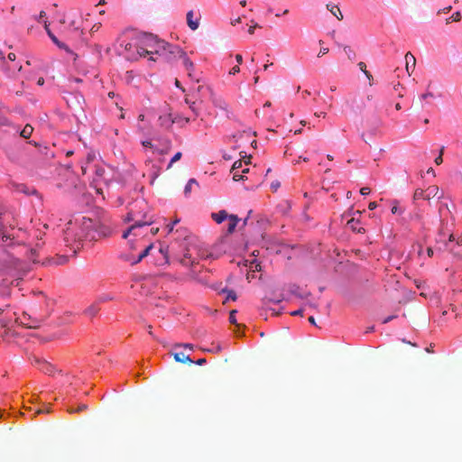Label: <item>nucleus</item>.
<instances>
[{"mask_svg": "<svg viewBox=\"0 0 462 462\" xmlns=\"http://www.w3.org/2000/svg\"><path fill=\"white\" fill-rule=\"evenodd\" d=\"M167 48V54L164 60V62H171L177 58L184 59L187 55L185 51H183L179 46L172 45L169 43Z\"/></svg>", "mask_w": 462, "mask_h": 462, "instance_id": "obj_7", "label": "nucleus"}, {"mask_svg": "<svg viewBox=\"0 0 462 462\" xmlns=\"http://www.w3.org/2000/svg\"><path fill=\"white\" fill-rule=\"evenodd\" d=\"M100 28V23L98 24H94L91 28V32H97L98 31V29Z\"/></svg>", "mask_w": 462, "mask_h": 462, "instance_id": "obj_60", "label": "nucleus"}, {"mask_svg": "<svg viewBox=\"0 0 462 462\" xmlns=\"http://www.w3.org/2000/svg\"><path fill=\"white\" fill-rule=\"evenodd\" d=\"M160 252L164 255V257L166 258L167 257V252H168V247L166 248H161L160 249Z\"/></svg>", "mask_w": 462, "mask_h": 462, "instance_id": "obj_61", "label": "nucleus"}, {"mask_svg": "<svg viewBox=\"0 0 462 462\" xmlns=\"http://www.w3.org/2000/svg\"><path fill=\"white\" fill-rule=\"evenodd\" d=\"M193 15H194V14H193V11H191V10L187 13V23L192 31H195L199 28V21L198 20L194 21Z\"/></svg>", "mask_w": 462, "mask_h": 462, "instance_id": "obj_19", "label": "nucleus"}, {"mask_svg": "<svg viewBox=\"0 0 462 462\" xmlns=\"http://www.w3.org/2000/svg\"><path fill=\"white\" fill-rule=\"evenodd\" d=\"M280 187V182L279 181H273L272 182L271 184V188L273 191H276L278 189V188Z\"/></svg>", "mask_w": 462, "mask_h": 462, "instance_id": "obj_47", "label": "nucleus"}, {"mask_svg": "<svg viewBox=\"0 0 462 462\" xmlns=\"http://www.w3.org/2000/svg\"><path fill=\"white\" fill-rule=\"evenodd\" d=\"M143 145L145 147H152V143L150 141H144L143 142Z\"/></svg>", "mask_w": 462, "mask_h": 462, "instance_id": "obj_64", "label": "nucleus"}, {"mask_svg": "<svg viewBox=\"0 0 462 462\" xmlns=\"http://www.w3.org/2000/svg\"><path fill=\"white\" fill-rule=\"evenodd\" d=\"M328 52V48H321L318 56L321 57Z\"/></svg>", "mask_w": 462, "mask_h": 462, "instance_id": "obj_50", "label": "nucleus"}, {"mask_svg": "<svg viewBox=\"0 0 462 462\" xmlns=\"http://www.w3.org/2000/svg\"><path fill=\"white\" fill-rule=\"evenodd\" d=\"M150 232L152 236H155L159 232V227H152Z\"/></svg>", "mask_w": 462, "mask_h": 462, "instance_id": "obj_57", "label": "nucleus"}, {"mask_svg": "<svg viewBox=\"0 0 462 462\" xmlns=\"http://www.w3.org/2000/svg\"><path fill=\"white\" fill-rule=\"evenodd\" d=\"M92 227V220L83 218L80 226L72 225L71 222L68 223L65 229L64 241L66 246L69 247L73 254H76L83 247V240L87 238H93L90 236V228Z\"/></svg>", "mask_w": 462, "mask_h": 462, "instance_id": "obj_2", "label": "nucleus"}, {"mask_svg": "<svg viewBox=\"0 0 462 462\" xmlns=\"http://www.w3.org/2000/svg\"><path fill=\"white\" fill-rule=\"evenodd\" d=\"M18 189L22 192L28 193L27 189H25V186L23 184L18 185Z\"/></svg>", "mask_w": 462, "mask_h": 462, "instance_id": "obj_58", "label": "nucleus"}, {"mask_svg": "<svg viewBox=\"0 0 462 462\" xmlns=\"http://www.w3.org/2000/svg\"><path fill=\"white\" fill-rule=\"evenodd\" d=\"M88 409V406L86 404H81L79 405L74 411H86ZM73 411L71 410L70 412H72Z\"/></svg>", "mask_w": 462, "mask_h": 462, "instance_id": "obj_46", "label": "nucleus"}, {"mask_svg": "<svg viewBox=\"0 0 462 462\" xmlns=\"http://www.w3.org/2000/svg\"><path fill=\"white\" fill-rule=\"evenodd\" d=\"M405 61H406V70H407L408 74L411 75L415 69L416 59L411 52H407L405 54Z\"/></svg>", "mask_w": 462, "mask_h": 462, "instance_id": "obj_13", "label": "nucleus"}, {"mask_svg": "<svg viewBox=\"0 0 462 462\" xmlns=\"http://www.w3.org/2000/svg\"><path fill=\"white\" fill-rule=\"evenodd\" d=\"M236 310H233L229 313V321L232 324H236Z\"/></svg>", "mask_w": 462, "mask_h": 462, "instance_id": "obj_39", "label": "nucleus"}, {"mask_svg": "<svg viewBox=\"0 0 462 462\" xmlns=\"http://www.w3.org/2000/svg\"><path fill=\"white\" fill-rule=\"evenodd\" d=\"M172 123H176V124H180V123H185V124H188L189 123L190 121V118L189 117H184L182 116H180V115H176L173 118H172Z\"/></svg>", "mask_w": 462, "mask_h": 462, "instance_id": "obj_27", "label": "nucleus"}, {"mask_svg": "<svg viewBox=\"0 0 462 462\" xmlns=\"http://www.w3.org/2000/svg\"><path fill=\"white\" fill-rule=\"evenodd\" d=\"M129 246H130V249H131L132 251H134V250L136 249V247H137V246L134 245V242H132V241H130V242H129Z\"/></svg>", "mask_w": 462, "mask_h": 462, "instance_id": "obj_62", "label": "nucleus"}, {"mask_svg": "<svg viewBox=\"0 0 462 462\" xmlns=\"http://www.w3.org/2000/svg\"><path fill=\"white\" fill-rule=\"evenodd\" d=\"M377 208V203L375 201L370 202L368 205V208L370 210H374Z\"/></svg>", "mask_w": 462, "mask_h": 462, "instance_id": "obj_52", "label": "nucleus"}, {"mask_svg": "<svg viewBox=\"0 0 462 462\" xmlns=\"http://www.w3.org/2000/svg\"><path fill=\"white\" fill-rule=\"evenodd\" d=\"M171 355L173 356L174 360L178 363L189 364V365H191L194 363V361L189 357V355H186L182 351H178V349L174 350V352H172Z\"/></svg>", "mask_w": 462, "mask_h": 462, "instance_id": "obj_12", "label": "nucleus"}, {"mask_svg": "<svg viewBox=\"0 0 462 462\" xmlns=\"http://www.w3.org/2000/svg\"><path fill=\"white\" fill-rule=\"evenodd\" d=\"M256 27H259V25H258L257 23H255L254 25L250 26V28H249V30H248V32H249L250 34H253V33H254V29H255Z\"/></svg>", "mask_w": 462, "mask_h": 462, "instance_id": "obj_56", "label": "nucleus"}, {"mask_svg": "<svg viewBox=\"0 0 462 462\" xmlns=\"http://www.w3.org/2000/svg\"><path fill=\"white\" fill-rule=\"evenodd\" d=\"M302 313H303V310H302V309H300V310H298L292 311L291 314L292 316H297V315H300V316H301V315H302Z\"/></svg>", "mask_w": 462, "mask_h": 462, "instance_id": "obj_53", "label": "nucleus"}, {"mask_svg": "<svg viewBox=\"0 0 462 462\" xmlns=\"http://www.w3.org/2000/svg\"><path fill=\"white\" fill-rule=\"evenodd\" d=\"M344 51L347 55L348 59L350 60H356V54L354 51V50H352L349 46H345L344 47Z\"/></svg>", "mask_w": 462, "mask_h": 462, "instance_id": "obj_28", "label": "nucleus"}, {"mask_svg": "<svg viewBox=\"0 0 462 462\" xmlns=\"http://www.w3.org/2000/svg\"><path fill=\"white\" fill-rule=\"evenodd\" d=\"M327 8L335 17H337V20H343V14L338 5L334 4H328Z\"/></svg>", "mask_w": 462, "mask_h": 462, "instance_id": "obj_18", "label": "nucleus"}, {"mask_svg": "<svg viewBox=\"0 0 462 462\" xmlns=\"http://www.w3.org/2000/svg\"><path fill=\"white\" fill-rule=\"evenodd\" d=\"M181 156H182V153H181L180 152H176V153L174 154V156L171 158V162H170V163H169V165H168V168H171V165H172L174 162H176L177 161L180 160Z\"/></svg>", "mask_w": 462, "mask_h": 462, "instance_id": "obj_35", "label": "nucleus"}, {"mask_svg": "<svg viewBox=\"0 0 462 462\" xmlns=\"http://www.w3.org/2000/svg\"><path fill=\"white\" fill-rule=\"evenodd\" d=\"M346 226L349 229H351L354 232L357 233H364L365 229L361 226H359V220L356 219L355 217H351L346 221Z\"/></svg>", "mask_w": 462, "mask_h": 462, "instance_id": "obj_15", "label": "nucleus"}, {"mask_svg": "<svg viewBox=\"0 0 462 462\" xmlns=\"http://www.w3.org/2000/svg\"><path fill=\"white\" fill-rule=\"evenodd\" d=\"M281 300H282L281 299L273 300V299H269V298L265 297L263 299V303L266 304L267 302H270V301L280 302Z\"/></svg>", "mask_w": 462, "mask_h": 462, "instance_id": "obj_51", "label": "nucleus"}, {"mask_svg": "<svg viewBox=\"0 0 462 462\" xmlns=\"http://www.w3.org/2000/svg\"><path fill=\"white\" fill-rule=\"evenodd\" d=\"M425 197V191L424 189H415L414 193H413V199L414 200H418V199H424Z\"/></svg>", "mask_w": 462, "mask_h": 462, "instance_id": "obj_30", "label": "nucleus"}, {"mask_svg": "<svg viewBox=\"0 0 462 462\" xmlns=\"http://www.w3.org/2000/svg\"><path fill=\"white\" fill-rule=\"evenodd\" d=\"M44 28L49 35V37L51 39V41L60 49H65L66 46L64 43L60 42L58 38L54 35V33L51 32V31L49 28V24L47 21H44Z\"/></svg>", "mask_w": 462, "mask_h": 462, "instance_id": "obj_17", "label": "nucleus"}, {"mask_svg": "<svg viewBox=\"0 0 462 462\" xmlns=\"http://www.w3.org/2000/svg\"><path fill=\"white\" fill-rule=\"evenodd\" d=\"M99 311V307L97 303H94L86 309L85 313L89 317H94Z\"/></svg>", "mask_w": 462, "mask_h": 462, "instance_id": "obj_22", "label": "nucleus"}, {"mask_svg": "<svg viewBox=\"0 0 462 462\" xmlns=\"http://www.w3.org/2000/svg\"><path fill=\"white\" fill-rule=\"evenodd\" d=\"M222 292L227 294L226 299V300H232L235 301L236 300V292L234 291L223 289Z\"/></svg>", "mask_w": 462, "mask_h": 462, "instance_id": "obj_31", "label": "nucleus"}, {"mask_svg": "<svg viewBox=\"0 0 462 462\" xmlns=\"http://www.w3.org/2000/svg\"><path fill=\"white\" fill-rule=\"evenodd\" d=\"M33 364L38 366L40 370H42L45 374H52L54 368L53 366L46 362L45 360H41L39 357L33 358Z\"/></svg>", "mask_w": 462, "mask_h": 462, "instance_id": "obj_11", "label": "nucleus"}, {"mask_svg": "<svg viewBox=\"0 0 462 462\" xmlns=\"http://www.w3.org/2000/svg\"><path fill=\"white\" fill-rule=\"evenodd\" d=\"M365 76L369 80V85L373 86L374 85V78H373V75L370 73V71H365Z\"/></svg>", "mask_w": 462, "mask_h": 462, "instance_id": "obj_43", "label": "nucleus"}, {"mask_svg": "<svg viewBox=\"0 0 462 462\" xmlns=\"http://www.w3.org/2000/svg\"><path fill=\"white\" fill-rule=\"evenodd\" d=\"M410 218L411 220L416 221L420 226H424L423 216L420 209H416L412 213H411Z\"/></svg>", "mask_w": 462, "mask_h": 462, "instance_id": "obj_20", "label": "nucleus"}, {"mask_svg": "<svg viewBox=\"0 0 462 462\" xmlns=\"http://www.w3.org/2000/svg\"><path fill=\"white\" fill-rule=\"evenodd\" d=\"M461 19V14L459 12L454 13L449 18L446 20L447 23H448L450 21L458 22Z\"/></svg>", "mask_w": 462, "mask_h": 462, "instance_id": "obj_33", "label": "nucleus"}, {"mask_svg": "<svg viewBox=\"0 0 462 462\" xmlns=\"http://www.w3.org/2000/svg\"><path fill=\"white\" fill-rule=\"evenodd\" d=\"M130 235H133L134 236H144L146 234L144 233V228H142L139 230L133 231L132 233H130Z\"/></svg>", "mask_w": 462, "mask_h": 462, "instance_id": "obj_42", "label": "nucleus"}, {"mask_svg": "<svg viewBox=\"0 0 462 462\" xmlns=\"http://www.w3.org/2000/svg\"><path fill=\"white\" fill-rule=\"evenodd\" d=\"M391 211L393 214H402L403 213V209H402L399 207L398 201L393 202V206L392 207Z\"/></svg>", "mask_w": 462, "mask_h": 462, "instance_id": "obj_32", "label": "nucleus"}, {"mask_svg": "<svg viewBox=\"0 0 462 462\" xmlns=\"http://www.w3.org/2000/svg\"><path fill=\"white\" fill-rule=\"evenodd\" d=\"M427 254L431 257L433 255V249L431 247L427 248Z\"/></svg>", "mask_w": 462, "mask_h": 462, "instance_id": "obj_63", "label": "nucleus"}, {"mask_svg": "<svg viewBox=\"0 0 462 462\" xmlns=\"http://www.w3.org/2000/svg\"><path fill=\"white\" fill-rule=\"evenodd\" d=\"M239 71H240L239 66H235L230 69L229 73L232 75H235V74L238 73Z\"/></svg>", "mask_w": 462, "mask_h": 462, "instance_id": "obj_49", "label": "nucleus"}, {"mask_svg": "<svg viewBox=\"0 0 462 462\" xmlns=\"http://www.w3.org/2000/svg\"><path fill=\"white\" fill-rule=\"evenodd\" d=\"M67 261H68V257L65 255H62V256L59 257L58 263L64 264L65 263H67Z\"/></svg>", "mask_w": 462, "mask_h": 462, "instance_id": "obj_48", "label": "nucleus"}, {"mask_svg": "<svg viewBox=\"0 0 462 462\" xmlns=\"http://www.w3.org/2000/svg\"><path fill=\"white\" fill-rule=\"evenodd\" d=\"M443 151H444V147H442L440 149V152H439V156L435 158V163L437 165H439L443 162V158H442Z\"/></svg>", "mask_w": 462, "mask_h": 462, "instance_id": "obj_40", "label": "nucleus"}, {"mask_svg": "<svg viewBox=\"0 0 462 462\" xmlns=\"http://www.w3.org/2000/svg\"><path fill=\"white\" fill-rule=\"evenodd\" d=\"M243 162L242 161H236L232 166L231 171H238V169L242 168Z\"/></svg>", "mask_w": 462, "mask_h": 462, "instance_id": "obj_41", "label": "nucleus"}, {"mask_svg": "<svg viewBox=\"0 0 462 462\" xmlns=\"http://www.w3.org/2000/svg\"><path fill=\"white\" fill-rule=\"evenodd\" d=\"M358 67H359L360 70H361L364 74L365 73V71H368V70L366 69V64H365V62H363V61H360V62L358 63Z\"/></svg>", "mask_w": 462, "mask_h": 462, "instance_id": "obj_44", "label": "nucleus"}, {"mask_svg": "<svg viewBox=\"0 0 462 462\" xmlns=\"http://www.w3.org/2000/svg\"><path fill=\"white\" fill-rule=\"evenodd\" d=\"M33 128L30 125H26L21 132V136L29 138L32 134Z\"/></svg>", "mask_w": 462, "mask_h": 462, "instance_id": "obj_26", "label": "nucleus"}, {"mask_svg": "<svg viewBox=\"0 0 462 462\" xmlns=\"http://www.w3.org/2000/svg\"><path fill=\"white\" fill-rule=\"evenodd\" d=\"M194 185L198 186L199 184L195 179H190L185 186V189H184L185 195H189L191 192L192 187Z\"/></svg>", "mask_w": 462, "mask_h": 462, "instance_id": "obj_25", "label": "nucleus"}, {"mask_svg": "<svg viewBox=\"0 0 462 462\" xmlns=\"http://www.w3.org/2000/svg\"><path fill=\"white\" fill-rule=\"evenodd\" d=\"M180 222V218L176 217L171 224L167 225L168 233H171L173 231L174 226Z\"/></svg>", "mask_w": 462, "mask_h": 462, "instance_id": "obj_37", "label": "nucleus"}, {"mask_svg": "<svg viewBox=\"0 0 462 462\" xmlns=\"http://www.w3.org/2000/svg\"><path fill=\"white\" fill-rule=\"evenodd\" d=\"M371 192L370 189L368 187H364L360 189V193L362 195H368Z\"/></svg>", "mask_w": 462, "mask_h": 462, "instance_id": "obj_45", "label": "nucleus"}, {"mask_svg": "<svg viewBox=\"0 0 462 462\" xmlns=\"http://www.w3.org/2000/svg\"><path fill=\"white\" fill-rule=\"evenodd\" d=\"M219 108L221 109H224V110H226L227 107H228V105L226 104V102L225 100H222V99H218L217 100V104H216Z\"/></svg>", "mask_w": 462, "mask_h": 462, "instance_id": "obj_36", "label": "nucleus"}, {"mask_svg": "<svg viewBox=\"0 0 462 462\" xmlns=\"http://www.w3.org/2000/svg\"><path fill=\"white\" fill-rule=\"evenodd\" d=\"M233 173V180L235 181H239L241 180H244V175L238 173V171H231Z\"/></svg>", "mask_w": 462, "mask_h": 462, "instance_id": "obj_38", "label": "nucleus"}, {"mask_svg": "<svg viewBox=\"0 0 462 462\" xmlns=\"http://www.w3.org/2000/svg\"><path fill=\"white\" fill-rule=\"evenodd\" d=\"M152 247V244H150L144 246V248L138 254L135 255L133 253L125 254L122 255V258L125 261L131 263V264H136L149 254V252Z\"/></svg>", "mask_w": 462, "mask_h": 462, "instance_id": "obj_6", "label": "nucleus"}, {"mask_svg": "<svg viewBox=\"0 0 462 462\" xmlns=\"http://www.w3.org/2000/svg\"><path fill=\"white\" fill-rule=\"evenodd\" d=\"M162 41L157 39L156 36L145 33L140 40V44L135 47L137 54L127 55V60H136L140 57L154 56L155 50Z\"/></svg>", "mask_w": 462, "mask_h": 462, "instance_id": "obj_3", "label": "nucleus"}, {"mask_svg": "<svg viewBox=\"0 0 462 462\" xmlns=\"http://www.w3.org/2000/svg\"><path fill=\"white\" fill-rule=\"evenodd\" d=\"M236 60L238 64H241L243 62V57L241 54H236Z\"/></svg>", "mask_w": 462, "mask_h": 462, "instance_id": "obj_55", "label": "nucleus"}, {"mask_svg": "<svg viewBox=\"0 0 462 462\" xmlns=\"http://www.w3.org/2000/svg\"><path fill=\"white\" fill-rule=\"evenodd\" d=\"M205 363H206V359L205 358H200V359L196 361V364L199 365H202Z\"/></svg>", "mask_w": 462, "mask_h": 462, "instance_id": "obj_59", "label": "nucleus"}, {"mask_svg": "<svg viewBox=\"0 0 462 462\" xmlns=\"http://www.w3.org/2000/svg\"><path fill=\"white\" fill-rule=\"evenodd\" d=\"M185 69L187 70L188 77L197 83L201 82V72L198 71L195 68L194 63L189 60V58L186 55L182 60Z\"/></svg>", "mask_w": 462, "mask_h": 462, "instance_id": "obj_5", "label": "nucleus"}, {"mask_svg": "<svg viewBox=\"0 0 462 462\" xmlns=\"http://www.w3.org/2000/svg\"><path fill=\"white\" fill-rule=\"evenodd\" d=\"M169 46V43L164 42V41H162L160 43H159V46L157 47V50H155V53L154 56H151L150 57V60H152V61H157V60H160V61H163L164 62V60H165V57H166V54H167V48Z\"/></svg>", "mask_w": 462, "mask_h": 462, "instance_id": "obj_9", "label": "nucleus"}, {"mask_svg": "<svg viewBox=\"0 0 462 462\" xmlns=\"http://www.w3.org/2000/svg\"><path fill=\"white\" fill-rule=\"evenodd\" d=\"M425 191V197L424 199L430 201L432 198H437L439 200L443 199L444 193L443 191H440L439 187L436 185H431L427 188Z\"/></svg>", "mask_w": 462, "mask_h": 462, "instance_id": "obj_10", "label": "nucleus"}, {"mask_svg": "<svg viewBox=\"0 0 462 462\" xmlns=\"http://www.w3.org/2000/svg\"><path fill=\"white\" fill-rule=\"evenodd\" d=\"M181 347L188 348L189 350H193L194 346L192 344H188V343L187 344H175L174 346H173V349L177 350V349L181 348Z\"/></svg>", "mask_w": 462, "mask_h": 462, "instance_id": "obj_34", "label": "nucleus"}, {"mask_svg": "<svg viewBox=\"0 0 462 462\" xmlns=\"http://www.w3.org/2000/svg\"><path fill=\"white\" fill-rule=\"evenodd\" d=\"M429 97H432L433 94L430 92L422 94L421 96L419 97V98L416 101L413 102V105L415 106L416 108H422V106H423L422 101L425 100L426 98H428Z\"/></svg>", "mask_w": 462, "mask_h": 462, "instance_id": "obj_21", "label": "nucleus"}, {"mask_svg": "<svg viewBox=\"0 0 462 462\" xmlns=\"http://www.w3.org/2000/svg\"><path fill=\"white\" fill-rule=\"evenodd\" d=\"M126 222L133 224L123 233V238H127L130 233L145 228L153 223L152 217L149 215L148 207L143 200L136 201L125 216Z\"/></svg>", "mask_w": 462, "mask_h": 462, "instance_id": "obj_1", "label": "nucleus"}, {"mask_svg": "<svg viewBox=\"0 0 462 462\" xmlns=\"http://www.w3.org/2000/svg\"><path fill=\"white\" fill-rule=\"evenodd\" d=\"M227 234H232L236 230V227L240 221V218L236 215L231 214L230 217L227 219Z\"/></svg>", "mask_w": 462, "mask_h": 462, "instance_id": "obj_14", "label": "nucleus"}, {"mask_svg": "<svg viewBox=\"0 0 462 462\" xmlns=\"http://www.w3.org/2000/svg\"><path fill=\"white\" fill-rule=\"evenodd\" d=\"M189 109L193 113L194 116L193 119L197 118L199 114V106L197 101H192L189 105Z\"/></svg>", "mask_w": 462, "mask_h": 462, "instance_id": "obj_24", "label": "nucleus"}, {"mask_svg": "<svg viewBox=\"0 0 462 462\" xmlns=\"http://www.w3.org/2000/svg\"><path fill=\"white\" fill-rule=\"evenodd\" d=\"M162 144L163 146V149L161 151V152L162 153L168 152V151L171 149V142L169 139L164 138L162 140Z\"/></svg>", "mask_w": 462, "mask_h": 462, "instance_id": "obj_29", "label": "nucleus"}, {"mask_svg": "<svg viewBox=\"0 0 462 462\" xmlns=\"http://www.w3.org/2000/svg\"><path fill=\"white\" fill-rule=\"evenodd\" d=\"M443 209H448V210H449V208H448V204H442V206H441V207L439 208V215H441V214H442V210H443Z\"/></svg>", "mask_w": 462, "mask_h": 462, "instance_id": "obj_54", "label": "nucleus"}, {"mask_svg": "<svg viewBox=\"0 0 462 462\" xmlns=\"http://www.w3.org/2000/svg\"><path fill=\"white\" fill-rule=\"evenodd\" d=\"M344 106H346V111L351 114L357 115L365 108V102L358 95H352L345 100Z\"/></svg>", "mask_w": 462, "mask_h": 462, "instance_id": "obj_4", "label": "nucleus"}, {"mask_svg": "<svg viewBox=\"0 0 462 462\" xmlns=\"http://www.w3.org/2000/svg\"><path fill=\"white\" fill-rule=\"evenodd\" d=\"M230 215L226 210H219L217 213H212L211 217L217 223L220 224L225 220H227Z\"/></svg>", "mask_w": 462, "mask_h": 462, "instance_id": "obj_16", "label": "nucleus"}, {"mask_svg": "<svg viewBox=\"0 0 462 462\" xmlns=\"http://www.w3.org/2000/svg\"><path fill=\"white\" fill-rule=\"evenodd\" d=\"M16 320L19 321L22 326L28 328H36L41 324L40 320L32 318L27 313H23Z\"/></svg>", "mask_w": 462, "mask_h": 462, "instance_id": "obj_8", "label": "nucleus"}, {"mask_svg": "<svg viewBox=\"0 0 462 462\" xmlns=\"http://www.w3.org/2000/svg\"><path fill=\"white\" fill-rule=\"evenodd\" d=\"M138 45H136L137 47ZM124 48H125V58L127 59V55H130V54H137V51H136V49H135V45L130 43V42H127L124 45Z\"/></svg>", "mask_w": 462, "mask_h": 462, "instance_id": "obj_23", "label": "nucleus"}]
</instances>
